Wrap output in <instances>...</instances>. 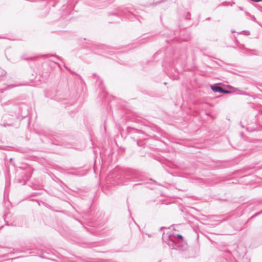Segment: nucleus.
I'll use <instances>...</instances> for the list:
<instances>
[{
	"label": "nucleus",
	"instance_id": "obj_1",
	"mask_svg": "<svg viewBox=\"0 0 262 262\" xmlns=\"http://www.w3.org/2000/svg\"><path fill=\"white\" fill-rule=\"evenodd\" d=\"M211 89L214 92H220V93H222L223 92V89L220 86H216V85H213V86H212L211 87Z\"/></svg>",
	"mask_w": 262,
	"mask_h": 262
},
{
	"label": "nucleus",
	"instance_id": "obj_2",
	"mask_svg": "<svg viewBox=\"0 0 262 262\" xmlns=\"http://www.w3.org/2000/svg\"><path fill=\"white\" fill-rule=\"evenodd\" d=\"M230 92L229 91H226V90H223V92H222V93H226V94L229 93Z\"/></svg>",
	"mask_w": 262,
	"mask_h": 262
},
{
	"label": "nucleus",
	"instance_id": "obj_3",
	"mask_svg": "<svg viewBox=\"0 0 262 262\" xmlns=\"http://www.w3.org/2000/svg\"><path fill=\"white\" fill-rule=\"evenodd\" d=\"M178 237L180 238V239H182L183 238V237L181 235H178Z\"/></svg>",
	"mask_w": 262,
	"mask_h": 262
}]
</instances>
